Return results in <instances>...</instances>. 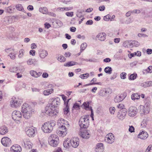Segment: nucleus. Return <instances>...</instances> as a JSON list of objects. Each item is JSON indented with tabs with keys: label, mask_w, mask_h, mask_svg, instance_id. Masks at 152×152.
I'll return each mask as SVG.
<instances>
[{
	"label": "nucleus",
	"mask_w": 152,
	"mask_h": 152,
	"mask_svg": "<svg viewBox=\"0 0 152 152\" xmlns=\"http://www.w3.org/2000/svg\"><path fill=\"white\" fill-rule=\"evenodd\" d=\"M21 110L24 118L28 119L29 118L34 112L31 107L27 103H25L22 106Z\"/></svg>",
	"instance_id": "nucleus-1"
},
{
	"label": "nucleus",
	"mask_w": 152,
	"mask_h": 152,
	"mask_svg": "<svg viewBox=\"0 0 152 152\" xmlns=\"http://www.w3.org/2000/svg\"><path fill=\"white\" fill-rule=\"evenodd\" d=\"M56 124V122L52 120L44 123L42 126V129L45 133H49L51 132L53 127Z\"/></svg>",
	"instance_id": "nucleus-2"
},
{
	"label": "nucleus",
	"mask_w": 152,
	"mask_h": 152,
	"mask_svg": "<svg viewBox=\"0 0 152 152\" xmlns=\"http://www.w3.org/2000/svg\"><path fill=\"white\" fill-rule=\"evenodd\" d=\"M90 116L87 115L81 117L80 119L79 124L81 129H85L88 127L89 125Z\"/></svg>",
	"instance_id": "nucleus-3"
},
{
	"label": "nucleus",
	"mask_w": 152,
	"mask_h": 152,
	"mask_svg": "<svg viewBox=\"0 0 152 152\" xmlns=\"http://www.w3.org/2000/svg\"><path fill=\"white\" fill-rule=\"evenodd\" d=\"M22 102V99L13 96L11 99L10 104L11 107L16 108L20 107Z\"/></svg>",
	"instance_id": "nucleus-4"
},
{
	"label": "nucleus",
	"mask_w": 152,
	"mask_h": 152,
	"mask_svg": "<svg viewBox=\"0 0 152 152\" xmlns=\"http://www.w3.org/2000/svg\"><path fill=\"white\" fill-rule=\"evenodd\" d=\"M45 113L48 115L52 116L57 115L58 113V111L49 104L45 108Z\"/></svg>",
	"instance_id": "nucleus-5"
},
{
	"label": "nucleus",
	"mask_w": 152,
	"mask_h": 152,
	"mask_svg": "<svg viewBox=\"0 0 152 152\" xmlns=\"http://www.w3.org/2000/svg\"><path fill=\"white\" fill-rule=\"evenodd\" d=\"M12 117L17 123H20L21 122L22 118V113L20 111H14L12 113Z\"/></svg>",
	"instance_id": "nucleus-6"
},
{
	"label": "nucleus",
	"mask_w": 152,
	"mask_h": 152,
	"mask_svg": "<svg viewBox=\"0 0 152 152\" xmlns=\"http://www.w3.org/2000/svg\"><path fill=\"white\" fill-rule=\"evenodd\" d=\"M150 106L147 104L143 106L140 105L138 107L139 113H140L141 116L146 115L149 113L150 110Z\"/></svg>",
	"instance_id": "nucleus-7"
},
{
	"label": "nucleus",
	"mask_w": 152,
	"mask_h": 152,
	"mask_svg": "<svg viewBox=\"0 0 152 152\" xmlns=\"http://www.w3.org/2000/svg\"><path fill=\"white\" fill-rule=\"evenodd\" d=\"M79 134L80 136L83 138L88 139L90 136V134L89 131L85 129H80Z\"/></svg>",
	"instance_id": "nucleus-8"
},
{
	"label": "nucleus",
	"mask_w": 152,
	"mask_h": 152,
	"mask_svg": "<svg viewBox=\"0 0 152 152\" xmlns=\"http://www.w3.org/2000/svg\"><path fill=\"white\" fill-rule=\"evenodd\" d=\"M50 100L51 102L49 104L55 108L60 105V100L59 98H52L50 99Z\"/></svg>",
	"instance_id": "nucleus-9"
},
{
	"label": "nucleus",
	"mask_w": 152,
	"mask_h": 152,
	"mask_svg": "<svg viewBox=\"0 0 152 152\" xmlns=\"http://www.w3.org/2000/svg\"><path fill=\"white\" fill-rule=\"evenodd\" d=\"M137 109L134 107H130L128 110V114L130 117L134 116L137 115Z\"/></svg>",
	"instance_id": "nucleus-10"
},
{
	"label": "nucleus",
	"mask_w": 152,
	"mask_h": 152,
	"mask_svg": "<svg viewBox=\"0 0 152 152\" xmlns=\"http://www.w3.org/2000/svg\"><path fill=\"white\" fill-rule=\"evenodd\" d=\"M35 131L34 128L33 127H27L25 129L26 133L29 137H34Z\"/></svg>",
	"instance_id": "nucleus-11"
},
{
	"label": "nucleus",
	"mask_w": 152,
	"mask_h": 152,
	"mask_svg": "<svg viewBox=\"0 0 152 152\" xmlns=\"http://www.w3.org/2000/svg\"><path fill=\"white\" fill-rule=\"evenodd\" d=\"M115 140V137L112 133H110L107 135L105 139V141L108 143L112 144Z\"/></svg>",
	"instance_id": "nucleus-12"
},
{
	"label": "nucleus",
	"mask_w": 152,
	"mask_h": 152,
	"mask_svg": "<svg viewBox=\"0 0 152 152\" xmlns=\"http://www.w3.org/2000/svg\"><path fill=\"white\" fill-rule=\"evenodd\" d=\"M1 142L2 144L5 147H9L11 144V140L7 137H4L2 138Z\"/></svg>",
	"instance_id": "nucleus-13"
},
{
	"label": "nucleus",
	"mask_w": 152,
	"mask_h": 152,
	"mask_svg": "<svg viewBox=\"0 0 152 152\" xmlns=\"http://www.w3.org/2000/svg\"><path fill=\"white\" fill-rule=\"evenodd\" d=\"M58 124L60 126H62L65 128H67V127H68L69 125L68 122L67 121L62 118H60L58 120Z\"/></svg>",
	"instance_id": "nucleus-14"
},
{
	"label": "nucleus",
	"mask_w": 152,
	"mask_h": 152,
	"mask_svg": "<svg viewBox=\"0 0 152 152\" xmlns=\"http://www.w3.org/2000/svg\"><path fill=\"white\" fill-rule=\"evenodd\" d=\"M67 128L63 127V126H61L59 128V130L58 131V134L61 136L64 137L67 134Z\"/></svg>",
	"instance_id": "nucleus-15"
},
{
	"label": "nucleus",
	"mask_w": 152,
	"mask_h": 152,
	"mask_svg": "<svg viewBox=\"0 0 152 152\" xmlns=\"http://www.w3.org/2000/svg\"><path fill=\"white\" fill-rule=\"evenodd\" d=\"M22 149L21 147L18 144L13 145L11 148V150L12 152H20Z\"/></svg>",
	"instance_id": "nucleus-16"
},
{
	"label": "nucleus",
	"mask_w": 152,
	"mask_h": 152,
	"mask_svg": "<svg viewBox=\"0 0 152 152\" xmlns=\"http://www.w3.org/2000/svg\"><path fill=\"white\" fill-rule=\"evenodd\" d=\"M104 147L103 143H97L96 145L95 151L96 152H101L104 150Z\"/></svg>",
	"instance_id": "nucleus-17"
},
{
	"label": "nucleus",
	"mask_w": 152,
	"mask_h": 152,
	"mask_svg": "<svg viewBox=\"0 0 152 152\" xmlns=\"http://www.w3.org/2000/svg\"><path fill=\"white\" fill-rule=\"evenodd\" d=\"M79 140L78 138L75 137L71 141V144L72 146L74 148H77L79 145Z\"/></svg>",
	"instance_id": "nucleus-18"
},
{
	"label": "nucleus",
	"mask_w": 152,
	"mask_h": 152,
	"mask_svg": "<svg viewBox=\"0 0 152 152\" xmlns=\"http://www.w3.org/2000/svg\"><path fill=\"white\" fill-rule=\"evenodd\" d=\"M39 53L40 57L43 59L45 58L48 54L47 51L42 48H40L39 50Z\"/></svg>",
	"instance_id": "nucleus-19"
},
{
	"label": "nucleus",
	"mask_w": 152,
	"mask_h": 152,
	"mask_svg": "<svg viewBox=\"0 0 152 152\" xmlns=\"http://www.w3.org/2000/svg\"><path fill=\"white\" fill-rule=\"evenodd\" d=\"M148 137L147 133L145 131H142L140 132L138 135L137 137L141 139L145 140Z\"/></svg>",
	"instance_id": "nucleus-20"
},
{
	"label": "nucleus",
	"mask_w": 152,
	"mask_h": 152,
	"mask_svg": "<svg viewBox=\"0 0 152 152\" xmlns=\"http://www.w3.org/2000/svg\"><path fill=\"white\" fill-rule=\"evenodd\" d=\"M125 96L123 94L117 95L114 98V101L116 103L120 102L122 101L125 98Z\"/></svg>",
	"instance_id": "nucleus-21"
},
{
	"label": "nucleus",
	"mask_w": 152,
	"mask_h": 152,
	"mask_svg": "<svg viewBox=\"0 0 152 152\" xmlns=\"http://www.w3.org/2000/svg\"><path fill=\"white\" fill-rule=\"evenodd\" d=\"M106 35L105 33L101 32L99 33L96 36V37L101 41H104L106 39Z\"/></svg>",
	"instance_id": "nucleus-22"
},
{
	"label": "nucleus",
	"mask_w": 152,
	"mask_h": 152,
	"mask_svg": "<svg viewBox=\"0 0 152 152\" xmlns=\"http://www.w3.org/2000/svg\"><path fill=\"white\" fill-rule=\"evenodd\" d=\"M8 128L5 126H3L0 128V134L4 135L8 132Z\"/></svg>",
	"instance_id": "nucleus-23"
},
{
	"label": "nucleus",
	"mask_w": 152,
	"mask_h": 152,
	"mask_svg": "<svg viewBox=\"0 0 152 152\" xmlns=\"http://www.w3.org/2000/svg\"><path fill=\"white\" fill-rule=\"evenodd\" d=\"M30 75L35 77H37L41 75L42 73L41 72H37L35 71L31 70L30 72Z\"/></svg>",
	"instance_id": "nucleus-24"
},
{
	"label": "nucleus",
	"mask_w": 152,
	"mask_h": 152,
	"mask_svg": "<svg viewBox=\"0 0 152 152\" xmlns=\"http://www.w3.org/2000/svg\"><path fill=\"white\" fill-rule=\"evenodd\" d=\"M48 142L50 145L53 147H56L59 142V140H55L50 141Z\"/></svg>",
	"instance_id": "nucleus-25"
},
{
	"label": "nucleus",
	"mask_w": 152,
	"mask_h": 152,
	"mask_svg": "<svg viewBox=\"0 0 152 152\" xmlns=\"http://www.w3.org/2000/svg\"><path fill=\"white\" fill-rule=\"evenodd\" d=\"M78 64V63L77 62L73 61H70L64 64V66H65L69 67Z\"/></svg>",
	"instance_id": "nucleus-26"
},
{
	"label": "nucleus",
	"mask_w": 152,
	"mask_h": 152,
	"mask_svg": "<svg viewBox=\"0 0 152 152\" xmlns=\"http://www.w3.org/2000/svg\"><path fill=\"white\" fill-rule=\"evenodd\" d=\"M126 114V112H119L118 114L117 117L119 119L122 120L125 118Z\"/></svg>",
	"instance_id": "nucleus-27"
},
{
	"label": "nucleus",
	"mask_w": 152,
	"mask_h": 152,
	"mask_svg": "<svg viewBox=\"0 0 152 152\" xmlns=\"http://www.w3.org/2000/svg\"><path fill=\"white\" fill-rule=\"evenodd\" d=\"M59 140V138L58 136L56 134H51L49 137L48 138V141L53 140Z\"/></svg>",
	"instance_id": "nucleus-28"
},
{
	"label": "nucleus",
	"mask_w": 152,
	"mask_h": 152,
	"mask_svg": "<svg viewBox=\"0 0 152 152\" xmlns=\"http://www.w3.org/2000/svg\"><path fill=\"white\" fill-rule=\"evenodd\" d=\"M24 143L25 147L27 149H29L31 148V142L30 141L25 140L24 141Z\"/></svg>",
	"instance_id": "nucleus-29"
},
{
	"label": "nucleus",
	"mask_w": 152,
	"mask_h": 152,
	"mask_svg": "<svg viewBox=\"0 0 152 152\" xmlns=\"http://www.w3.org/2000/svg\"><path fill=\"white\" fill-rule=\"evenodd\" d=\"M128 57L130 58L134 57L135 56H141V52L139 51H137V52H134L131 54H129L128 55Z\"/></svg>",
	"instance_id": "nucleus-30"
},
{
	"label": "nucleus",
	"mask_w": 152,
	"mask_h": 152,
	"mask_svg": "<svg viewBox=\"0 0 152 152\" xmlns=\"http://www.w3.org/2000/svg\"><path fill=\"white\" fill-rule=\"evenodd\" d=\"M65 107L63 109L64 113V114H67L69 112V107L68 104L67 102L65 103V104H64Z\"/></svg>",
	"instance_id": "nucleus-31"
},
{
	"label": "nucleus",
	"mask_w": 152,
	"mask_h": 152,
	"mask_svg": "<svg viewBox=\"0 0 152 152\" xmlns=\"http://www.w3.org/2000/svg\"><path fill=\"white\" fill-rule=\"evenodd\" d=\"M14 7L13 5H11L9 7L5 8V10L7 12L10 13L12 12L14 10Z\"/></svg>",
	"instance_id": "nucleus-32"
},
{
	"label": "nucleus",
	"mask_w": 152,
	"mask_h": 152,
	"mask_svg": "<svg viewBox=\"0 0 152 152\" xmlns=\"http://www.w3.org/2000/svg\"><path fill=\"white\" fill-rule=\"evenodd\" d=\"M53 91V89L52 88L50 89H47L44 91L43 94L45 95H48L52 93Z\"/></svg>",
	"instance_id": "nucleus-33"
},
{
	"label": "nucleus",
	"mask_w": 152,
	"mask_h": 152,
	"mask_svg": "<svg viewBox=\"0 0 152 152\" xmlns=\"http://www.w3.org/2000/svg\"><path fill=\"white\" fill-rule=\"evenodd\" d=\"M85 109L86 110H92L91 107L89 106L88 102H84L83 104Z\"/></svg>",
	"instance_id": "nucleus-34"
},
{
	"label": "nucleus",
	"mask_w": 152,
	"mask_h": 152,
	"mask_svg": "<svg viewBox=\"0 0 152 152\" xmlns=\"http://www.w3.org/2000/svg\"><path fill=\"white\" fill-rule=\"evenodd\" d=\"M148 119L147 118H145L143 120L141 124L142 127L144 128L146 127L148 124Z\"/></svg>",
	"instance_id": "nucleus-35"
},
{
	"label": "nucleus",
	"mask_w": 152,
	"mask_h": 152,
	"mask_svg": "<svg viewBox=\"0 0 152 152\" xmlns=\"http://www.w3.org/2000/svg\"><path fill=\"white\" fill-rule=\"evenodd\" d=\"M140 95L137 93L134 94L132 95L131 97L132 99L133 100H135L136 99H139Z\"/></svg>",
	"instance_id": "nucleus-36"
},
{
	"label": "nucleus",
	"mask_w": 152,
	"mask_h": 152,
	"mask_svg": "<svg viewBox=\"0 0 152 152\" xmlns=\"http://www.w3.org/2000/svg\"><path fill=\"white\" fill-rule=\"evenodd\" d=\"M132 40L125 41L124 43V46L125 48L132 47Z\"/></svg>",
	"instance_id": "nucleus-37"
},
{
	"label": "nucleus",
	"mask_w": 152,
	"mask_h": 152,
	"mask_svg": "<svg viewBox=\"0 0 152 152\" xmlns=\"http://www.w3.org/2000/svg\"><path fill=\"white\" fill-rule=\"evenodd\" d=\"M39 11L44 14H47L48 13V10L46 7H41L39 9Z\"/></svg>",
	"instance_id": "nucleus-38"
},
{
	"label": "nucleus",
	"mask_w": 152,
	"mask_h": 152,
	"mask_svg": "<svg viewBox=\"0 0 152 152\" xmlns=\"http://www.w3.org/2000/svg\"><path fill=\"white\" fill-rule=\"evenodd\" d=\"M104 71L105 73L109 74H110L112 73V69L111 67L107 66L105 68Z\"/></svg>",
	"instance_id": "nucleus-39"
},
{
	"label": "nucleus",
	"mask_w": 152,
	"mask_h": 152,
	"mask_svg": "<svg viewBox=\"0 0 152 152\" xmlns=\"http://www.w3.org/2000/svg\"><path fill=\"white\" fill-rule=\"evenodd\" d=\"M132 47H138L140 45L139 43L136 41H132Z\"/></svg>",
	"instance_id": "nucleus-40"
},
{
	"label": "nucleus",
	"mask_w": 152,
	"mask_h": 152,
	"mask_svg": "<svg viewBox=\"0 0 152 152\" xmlns=\"http://www.w3.org/2000/svg\"><path fill=\"white\" fill-rule=\"evenodd\" d=\"M132 12L139 13L140 12V11L139 10H134L133 11V12L131 11H129L126 14V16L127 17L129 16L130 15L131 13Z\"/></svg>",
	"instance_id": "nucleus-41"
},
{
	"label": "nucleus",
	"mask_w": 152,
	"mask_h": 152,
	"mask_svg": "<svg viewBox=\"0 0 152 152\" xmlns=\"http://www.w3.org/2000/svg\"><path fill=\"white\" fill-rule=\"evenodd\" d=\"M27 63L28 65H31L32 64H35V59H29L27 61Z\"/></svg>",
	"instance_id": "nucleus-42"
},
{
	"label": "nucleus",
	"mask_w": 152,
	"mask_h": 152,
	"mask_svg": "<svg viewBox=\"0 0 152 152\" xmlns=\"http://www.w3.org/2000/svg\"><path fill=\"white\" fill-rule=\"evenodd\" d=\"M58 60L61 62H63L66 61V58L64 56L60 55L58 57Z\"/></svg>",
	"instance_id": "nucleus-43"
},
{
	"label": "nucleus",
	"mask_w": 152,
	"mask_h": 152,
	"mask_svg": "<svg viewBox=\"0 0 152 152\" xmlns=\"http://www.w3.org/2000/svg\"><path fill=\"white\" fill-rule=\"evenodd\" d=\"M89 77V74L88 73H86L83 74L81 75L79 77L82 79H84L85 78H87Z\"/></svg>",
	"instance_id": "nucleus-44"
},
{
	"label": "nucleus",
	"mask_w": 152,
	"mask_h": 152,
	"mask_svg": "<svg viewBox=\"0 0 152 152\" xmlns=\"http://www.w3.org/2000/svg\"><path fill=\"white\" fill-rule=\"evenodd\" d=\"M16 8L18 10L20 11H22L23 10V8L21 5L20 4H18L16 6Z\"/></svg>",
	"instance_id": "nucleus-45"
},
{
	"label": "nucleus",
	"mask_w": 152,
	"mask_h": 152,
	"mask_svg": "<svg viewBox=\"0 0 152 152\" xmlns=\"http://www.w3.org/2000/svg\"><path fill=\"white\" fill-rule=\"evenodd\" d=\"M63 145L66 148H68L70 146V144L67 140H65L63 142Z\"/></svg>",
	"instance_id": "nucleus-46"
},
{
	"label": "nucleus",
	"mask_w": 152,
	"mask_h": 152,
	"mask_svg": "<svg viewBox=\"0 0 152 152\" xmlns=\"http://www.w3.org/2000/svg\"><path fill=\"white\" fill-rule=\"evenodd\" d=\"M110 113L111 114L113 115L115 112V109L114 107H110L109 109Z\"/></svg>",
	"instance_id": "nucleus-47"
},
{
	"label": "nucleus",
	"mask_w": 152,
	"mask_h": 152,
	"mask_svg": "<svg viewBox=\"0 0 152 152\" xmlns=\"http://www.w3.org/2000/svg\"><path fill=\"white\" fill-rule=\"evenodd\" d=\"M18 70V68L16 67L13 66L11 67L9 69V71L11 72H15Z\"/></svg>",
	"instance_id": "nucleus-48"
},
{
	"label": "nucleus",
	"mask_w": 152,
	"mask_h": 152,
	"mask_svg": "<svg viewBox=\"0 0 152 152\" xmlns=\"http://www.w3.org/2000/svg\"><path fill=\"white\" fill-rule=\"evenodd\" d=\"M127 74L126 72H123L121 73L120 75V77L121 79H125L126 78Z\"/></svg>",
	"instance_id": "nucleus-49"
},
{
	"label": "nucleus",
	"mask_w": 152,
	"mask_h": 152,
	"mask_svg": "<svg viewBox=\"0 0 152 152\" xmlns=\"http://www.w3.org/2000/svg\"><path fill=\"white\" fill-rule=\"evenodd\" d=\"M111 16L110 15H107L104 17V20L106 21H110Z\"/></svg>",
	"instance_id": "nucleus-50"
},
{
	"label": "nucleus",
	"mask_w": 152,
	"mask_h": 152,
	"mask_svg": "<svg viewBox=\"0 0 152 152\" xmlns=\"http://www.w3.org/2000/svg\"><path fill=\"white\" fill-rule=\"evenodd\" d=\"M137 75L132 74L131 75L129 78V80H134L136 78Z\"/></svg>",
	"instance_id": "nucleus-51"
},
{
	"label": "nucleus",
	"mask_w": 152,
	"mask_h": 152,
	"mask_svg": "<svg viewBox=\"0 0 152 152\" xmlns=\"http://www.w3.org/2000/svg\"><path fill=\"white\" fill-rule=\"evenodd\" d=\"M145 152H152V145H149L146 149Z\"/></svg>",
	"instance_id": "nucleus-52"
},
{
	"label": "nucleus",
	"mask_w": 152,
	"mask_h": 152,
	"mask_svg": "<svg viewBox=\"0 0 152 152\" xmlns=\"http://www.w3.org/2000/svg\"><path fill=\"white\" fill-rule=\"evenodd\" d=\"M62 99L64 102V104H65V103L66 102H67L68 104V102L69 100H70V99H69L68 100H66V97L64 95H62Z\"/></svg>",
	"instance_id": "nucleus-53"
},
{
	"label": "nucleus",
	"mask_w": 152,
	"mask_h": 152,
	"mask_svg": "<svg viewBox=\"0 0 152 152\" xmlns=\"http://www.w3.org/2000/svg\"><path fill=\"white\" fill-rule=\"evenodd\" d=\"M79 105L77 103H75L73 106V108L76 110H78L79 109Z\"/></svg>",
	"instance_id": "nucleus-54"
},
{
	"label": "nucleus",
	"mask_w": 152,
	"mask_h": 152,
	"mask_svg": "<svg viewBox=\"0 0 152 152\" xmlns=\"http://www.w3.org/2000/svg\"><path fill=\"white\" fill-rule=\"evenodd\" d=\"M94 84H98V85H102V83L100 82H99V83L93 82L91 83H89L88 84H86V85H85V86H90V85H94Z\"/></svg>",
	"instance_id": "nucleus-55"
},
{
	"label": "nucleus",
	"mask_w": 152,
	"mask_h": 152,
	"mask_svg": "<svg viewBox=\"0 0 152 152\" xmlns=\"http://www.w3.org/2000/svg\"><path fill=\"white\" fill-rule=\"evenodd\" d=\"M24 50L23 49H21L20 50L19 53L18 55L19 58H21L23 56V52Z\"/></svg>",
	"instance_id": "nucleus-56"
},
{
	"label": "nucleus",
	"mask_w": 152,
	"mask_h": 152,
	"mask_svg": "<svg viewBox=\"0 0 152 152\" xmlns=\"http://www.w3.org/2000/svg\"><path fill=\"white\" fill-rule=\"evenodd\" d=\"M146 71L148 72L151 73L152 72V66H149L146 69Z\"/></svg>",
	"instance_id": "nucleus-57"
},
{
	"label": "nucleus",
	"mask_w": 152,
	"mask_h": 152,
	"mask_svg": "<svg viewBox=\"0 0 152 152\" xmlns=\"http://www.w3.org/2000/svg\"><path fill=\"white\" fill-rule=\"evenodd\" d=\"M134 127L132 126H129V132L132 133L134 132Z\"/></svg>",
	"instance_id": "nucleus-58"
},
{
	"label": "nucleus",
	"mask_w": 152,
	"mask_h": 152,
	"mask_svg": "<svg viewBox=\"0 0 152 152\" xmlns=\"http://www.w3.org/2000/svg\"><path fill=\"white\" fill-rule=\"evenodd\" d=\"M138 36L139 37H148V36L146 35L143 34H138Z\"/></svg>",
	"instance_id": "nucleus-59"
},
{
	"label": "nucleus",
	"mask_w": 152,
	"mask_h": 152,
	"mask_svg": "<svg viewBox=\"0 0 152 152\" xmlns=\"http://www.w3.org/2000/svg\"><path fill=\"white\" fill-rule=\"evenodd\" d=\"M117 107L119 109H123L124 106L123 104H120L117 105Z\"/></svg>",
	"instance_id": "nucleus-60"
},
{
	"label": "nucleus",
	"mask_w": 152,
	"mask_h": 152,
	"mask_svg": "<svg viewBox=\"0 0 152 152\" xmlns=\"http://www.w3.org/2000/svg\"><path fill=\"white\" fill-rule=\"evenodd\" d=\"M9 56L11 59H14L15 58V56L14 54L10 53L9 55Z\"/></svg>",
	"instance_id": "nucleus-61"
},
{
	"label": "nucleus",
	"mask_w": 152,
	"mask_h": 152,
	"mask_svg": "<svg viewBox=\"0 0 152 152\" xmlns=\"http://www.w3.org/2000/svg\"><path fill=\"white\" fill-rule=\"evenodd\" d=\"M117 74L116 73H114L110 77L111 80H113L115 78L117 77Z\"/></svg>",
	"instance_id": "nucleus-62"
},
{
	"label": "nucleus",
	"mask_w": 152,
	"mask_h": 152,
	"mask_svg": "<svg viewBox=\"0 0 152 152\" xmlns=\"http://www.w3.org/2000/svg\"><path fill=\"white\" fill-rule=\"evenodd\" d=\"M66 14L68 16L72 17L73 15V13L72 12H66Z\"/></svg>",
	"instance_id": "nucleus-63"
},
{
	"label": "nucleus",
	"mask_w": 152,
	"mask_h": 152,
	"mask_svg": "<svg viewBox=\"0 0 152 152\" xmlns=\"http://www.w3.org/2000/svg\"><path fill=\"white\" fill-rule=\"evenodd\" d=\"M54 152H63L61 148L58 147L55 149Z\"/></svg>",
	"instance_id": "nucleus-64"
}]
</instances>
